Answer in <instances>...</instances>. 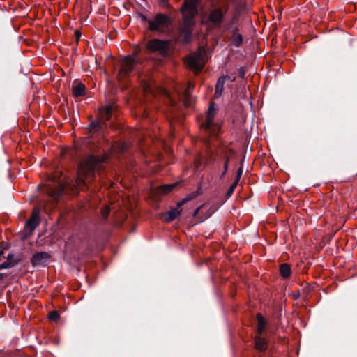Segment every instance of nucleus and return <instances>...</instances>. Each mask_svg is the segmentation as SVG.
<instances>
[{
    "label": "nucleus",
    "mask_w": 357,
    "mask_h": 357,
    "mask_svg": "<svg viewBox=\"0 0 357 357\" xmlns=\"http://www.w3.org/2000/svg\"><path fill=\"white\" fill-rule=\"evenodd\" d=\"M261 335H257L255 338V348L260 353H264L267 349V340L261 336Z\"/></svg>",
    "instance_id": "obj_15"
},
{
    "label": "nucleus",
    "mask_w": 357,
    "mask_h": 357,
    "mask_svg": "<svg viewBox=\"0 0 357 357\" xmlns=\"http://www.w3.org/2000/svg\"><path fill=\"white\" fill-rule=\"evenodd\" d=\"M113 107L106 105L98 109V115L96 119H93L87 128V132L90 137H94L103 134L107 127V122L112 116Z\"/></svg>",
    "instance_id": "obj_3"
},
{
    "label": "nucleus",
    "mask_w": 357,
    "mask_h": 357,
    "mask_svg": "<svg viewBox=\"0 0 357 357\" xmlns=\"http://www.w3.org/2000/svg\"><path fill=\"white\" fill-rule=\"evenodd\" d=\"M48 318L50 321H57L60 318V314L57 311H52L49 313Z\"/></svg>",
    "instance_id": "obj_25"
},
{
    "label": "nucleus",
    "mask_w": 357,
    "mask_h": 357,
    "mask_svg": "<svg viewBox=\"0 0 357 357\" xmlns=\"http://www.w3.org/2000/svg\"><path fill=\"white\" fill-rule=\"evenodd\" d=\"M109 213V209L108 208V209H107V210L104 212V214H103L104 217L107 218V217L108 216Z\"/></svg>",
    "instance_id": "obj_37"
},
{
    "label": "nucleus",
    "mask_w": 357,
    "mask_h": 357,
    "mask_svg": "<svg viewBox=\"0 0 357 357\" xmlns=\"http://www.w3.org/2000/svg\"><path fill=\"white\" fill-rule=\"evenodd\" d=\"M220 160L222 161V162H223L222 172H221V174L220 175V179L221 180L225 176V175L227 174V173L228 172L230 157L226 153H225L222 155Z\"/></svg>",
    "instance_id": "obj_18"
},
{
    "label": "nucleus",
    "mask_w": 357,
    "mask_h": 357,
    "mask_svg": "<svg viewBox=\"0 0 357 357\" xmlns=\"http://www.w3.org/2000/svg\"><path fill=\"white\" fill-rule=\"evenodd\" d=\"M199 208H197V209L193 212L192 215H193L194 217L197 216V214H198V213H199Z\"/></svg>",
    "instance_id": "obj_36"
},
{
    "label": "nucleus",
    "mask_w": 357,
    "mask_h": 357,
    "mask_svg": "<svg viewBox=\"0 0 357 357\" xmlns=\"http://www.w3.org/2000/svg\"><path fill=\"white\" fill-rule=\"evenodd\" d=\"M293 296L294 299L297 300L300 297V292L294 293Z\"/></svg>",
    "instance_id": "obj_34"
},
{
    "label": "nucleus",
    "mask_w": 357,
    "mask_h": 357,
    "mask_svg": "<svg viewBox=\"0 0 357 357\" xmlns=\"http://www.w3.org/2000/svg\"><path fill=\"white\" fill-rule=\"evenodd\" d=\"M230 40L231 45L236 47H241L243 43V36L241 34L238 33V30H235L232 32Z\"/></svg>",
    "instance_id": "obj_19"
},
{
    "label": "nucleus",
    "mask_w": 357,
    "mask_h": 357,
    "mask_svg": "<svg viewBox=\"0 0 357 357\" xmlns=\"http://www.w3.org/2000/svg\"><path fill=\"white\" fill-rule=\"evenodd\" d=\"M218 108L213 102L209 105L208 110L206 112L205 116L199 119L200 129L206 135L217 136L220 132V126L214 121Z\"/></svg>",
    "instance_id": "obj_4"
},
{
    "label": "nucleus",
    "mask_w": 357,
    "mask_h": 357,
    "mask_svg": "<svg viewBox=\"0 0 357 357\" xmlns=\"http://www.w3.org/2000/svg\"><path fill=\"white\" fill-rule=\"evenodd\" d=\"M139 17L142 21H147V22H152L151 20H147L146 17L143 14H139Z\"/></svg>",
    "instance_id": "obj_32"
},
{
    "label": "nucleus",
    "mask_w": 357,
    "mask_h": 357,
    "mask_svg": "<svg viewBox=\"0 0 357 357\" xmlns=\"http://www.w3.org/2000/svg\"><path fill=\"white\" fill-rule=\"evenodd\" d=\"M224 84L225 82L223 81V78H220V77L215 85V90L214 93V97L215 98H219L222 96L224 89Z\"/></svg>",
    "instance_id": "obj_21"
},
{
    "label": "nucleus",
    "mask_w": 357,
    "mask_h": 357,
    "mask_svg": "<svg viewBox=\"0 0 357 357\" xmlns=\"http://www.w3.org/2000/svg\"><path fill=\"white\" fill-rule=\"evenodd\" d=\"M119 149H120V151L123 152V151L126 149V144H121V145L120 146V148H119Z\"/></svg>",
    "instance_id": "obj_35"
},
{
    "label": "nucleus",
    "mask_w": 357,
    "mask_h": 357,
    "mask_svg": "<svg viewBox=\"0 0 357 357\" xmlns=\"http://www.w3.org/2000/svg\"><path fill=\"white\" fill-rule=\"evenodd\" d=\"M147 48L153 52H158L161 55L165 56L169 50V42L159 39L149 40L146 45Z\"/></svg>",
    "instance_id": "obj_9"
},
{
    "label": "nucleus",
    "mask_w": 357,
    "mask_h": 357,
    "mask_svg": "<svg viewBox=\"0 0 357 357\" xmlns=\"http://www.w3.org/2000/svg\"><path fill=\"white\" fill-rule=\"evenodd\" d=\"M108 160L106 154L95 155L89 153L82 158L77 167L75 185L77 190H83L87 185L96 180V174L100 176L105 169Z\"/></svg>",
    "instance_id": "obj_1"
},
{
    "label": "nucleus",
    "mask_w": 357,
    "mask_h": 357,
    "mask_svg": "<svg viewBox=\"0 0 357 357\" xmlns=\"http://www.w3.org/2000/svg\"><path fill=\"white\" fill-rule=\"evenodd\" d=\"M59 195H53L54 199H57L59 197Z\"/></svg>",
    "instance_id": "obj_41"
},
{
    "label": "nucleus",
    "mask_w": 357,
    "mask_h": 357,
    "mask_svg": "<svg viewBox=\"0 0 357 357\" xmlns=\"http://www.w3.org/2000/svg\"><path fill=\"white\" fill-rule=\"evenodd\" d=\"M217 167H218V170H220V161H217Z\"/></svg>",
    "instance_id": "obj_40"
},
{
    "label": "nucleus",
    "mask_w": 357,
    "mask_h": 357,
    "mask_svg": "<svg viewBox=\"0 0 357 357\" xmlns=\"http://www.w3.org/2000/svg\"><path fill=\"white\" fill-rule=\"evenodd\" d=\"M61 174H61V173H60V172H58V173H57V172H56V173H55V175L54 176V178H53V179H54V181H58V182L59 183V184H61V183H60V181H59V179L61 178Z\"/></svg>",
    "instance_id": "obj_30"
},
{
    "label": "nucleus",
    "mask_w": 357,
    "mask_h": 357,
    "mask_svg": "<svg viewBox=\"0 0 357 357\" xmlns=\"http://www.w3.org/2000/svg\"><path fill=\"white\" fill-rule=\"evenodd\" d=\"M6 276L5 273H0V280H3Z\"/></svg>",
    "instance_id": "obj_39"
},
{
    "label": "nucleus",
    "mask_w": 357,
    "mask_h": 357,
    "mask_svg": "<svg viewBox=\"0 0 357 357\" xmlns=\"http://www.w3.org/2000/svg\"><path fill=\"white\" fill-rule=\"evenodd\" d=\"M245 70L243 68H241L239 69V76L241 77V78H244L245 77Z\"/></svg>",
    "instance_id": "obj_31"
},
{
    "label": "nucleus",
    "mask_w": 357,
    "mask_h": 357,
    "mask_svg": "<svg viewBox=\"0 0 357 357\" xmlns=\"http://www.w3.org/2000/svg\"><path fill=\"white\" fill-rule=\"evenodd\" d=\"M85 91L86 86L82 82H79L78 84L73 85L72 86L73 95L75 97L83 96L85 94Z\"/></svg>",
    "instance_id": "obj_17"
},
{
    "label": "nucleus",
    "mask_w": 357,
    "mask_h": 357,
    "mask_svg": "<svg viewBox=\"0 0 357 357\" xmlns=\"http://www.w3.org/2000/svg\"><path fill=\"white\" fill-rule=\"evenodd\" d=\"M50 258L51 255L48 252H38L32 256L31 264L33 266H45Z\"/></svg>",
    "instance_id": "obj_12"
},
{
    "label": "nucleus",
    "mask_w": 357,
    "mask_h": 357,
    "mask_svg": "<svg viewBox=\"0 0 357 357\" xmlns=\"http://www.w3.org/2000/svg\"><path fill=\"white\" fill-rule=\"evenodd\" d=\"M138 60L133 55L124 56L121 62V68L118 73V77L120 79H124L135 70Z\"/></svg>",
    "instance_id": "obj_7"
},
{
    "label": "nucleus",
    "mask_w": 357,
    "mask_h": 357,
    "mask_svg": "<svg viewBox=\"0 0 357 357\" xmlns=\"http://www.w3.org/2000/svg\"><path fill=\"white\" fill-rule=\"evenodd\" d=\"M243 159L241 160V167L238 169L237 170V172H236V178H235V181L236 182H239V180L243 174Z\"/></svg>",
    "instance_id": "obj_26"
},
{
    "label": "nucleus",
    "mask_w": 357,
    "mask_h": 357,
    "mask_svg": "<svg viewBox=\"0 0 357 357\" xmlns=\"http://www.w3.org/2000/svg\"><path fill=\"white\" fill-rule=\"evenodd\" d=\"M40 222V218L37 213H33L31 217L26 221L24 230L26 235H30L36 229Z\"/></svg>",
    "instance_id": "obj_13"
},
{
    "label": "nucleus",
    "mask_w": 357,
    "mask_h": 357,
    "mask_svg": "<svg viewBox=\"0 0 357 357\" xmlns=\"http://www.w3.org/2000/svg\"><path fill=\"white\" fill-rule=\"evenodd\" d=\"M256 319L257 321L256 333L257 335H263L267 327L268 321L261 313L256 314Z\"/></svg>",
    "instance_id": "obj_14"
},
{
    "label": "nucleus",
    "mask_w": 357,
    "mask_h": 357,
    "mask_svg": "<svg viewBox=\"0 0 357 357\" xmlns=\"http://www.w3.org/2000/svg\"><path fill=\"white\" fill-rule=\"evenodd\" d=\"M16 260H18L19 263H20L22 261V258L20 257H17L14 258V254H13V253H10L8 255L7 261H16Z\"/></svg>",
    "instance_id": "obj_27"
},
{
    "label": "nucleus",
    "mask_w": 357,
    "mask_h": 357,
    "mask_svg": "<svg viewBox=\"0 0 357 357\" xmlns=\"http://www.w3.org/2000/svg\"><path fill=\"white\" fill-rule=\"evenodd\" d=\"M199 195V190L190 193L185 198L178 202L176 208H171L169 211L162 214V219L167 222H171L181 214V210L179 208L188 202L196 198Z\"/></svg>",
    "instance_id": "obj_6"
},
{
    "label": "nucleus",
    "mask_w": 357,
    "mask_h": 357,
    "mask_svg": "<svg viewBox=\"0 0 357 357\" xmlns=\"http://www.w3.org/2000/svg\"><path fill=\"white\" fill-rule=\"evenodd\" d=\"M220 78H223V81L225 82V80H229L231 82H234L236 80V77H231L229 75H223V76H221Z\"/></svg>",
    "instance_id": "obj_29"
},
{
    "label": "nucleus",
    "mask_w": 357,
    "mask_h": 357,
    "mask_svg": "<svg viewBox=\"0 0 357 357\" xmlns=\"http://www.w3.org/2000/svg\"><path fill=\"white\" fill-rule=\"evenodd\" d=\"M74 35L75 36V42H76V44L78 45L79 43V41L80 40V37L82 36V33L79 30H76L74 33Z\"/></svg>",
    "instance_id": "obj_28"
},
{
    "label": "nucleus",
    "mask_w": 357,
    "mask_h": 357,
    "mask_svg": "<svg viewBox=\"0 0 357 357\" xmlns=\"http://www.w3.org/2000/svg\"><path fill=\"white\" fill-rule=\"evenodd\" d=\"M195 84L192 82H188L187 89H185L181 96V101L183 105L186 108L191 107L195 102V97L190 94V91L195 89Z\"/></svg>",
    "instance_id": "obj_11"
},
{
    "label": "nucleus",
    "mask_w": 357,
    "mask_h": 357,
    "mask_svg": "<svg viewBox=\"0 0 357 357\" xmlns=\"http://www.w3.org/2000/svg\"><path fill=\"white\" fill-rule=\"evenodd\" d=\"M4 254V250L0 249V261L1 260L2 256Z\"/></svg>",
    "instance_id": "obj_38"
},
{
    "label": "nucleus",
    "mask_w": 357,
    "mask_h": 357,
    "mask_svg": "<svg viewBox=\"0 0 357 357\" xmlns=\"http://www.w3.org/2000/svg\"><path fill=\"white\" fill-rule=\"evenodd\" d=\"M238 184V183L234 181L233 182V183L229 186V189L227 190V191L225 194L226 199H229L233 195Z\"/></svg>",
    "instance_id": "obj_23"
},
{
    "label": "nucleus",
    "mask_w": 357,
    "mask_h": 357,
    "mask_svg": "<svg viewBox=\"0 0 357 357\" xmlns=\"http://www.w3.org/2000/svg\"><path fill=\"white\" fill-rule=\"evenodd\" d=\"M116 30L114 29V31H111L109 34V37L110 38H114L115 37Z\"/></svg>",
    "instance_id": "obj_33"
},
{
    "label": "nucleus",
    "mask_w": 357,
    "mask_h": 357,
    "mask_svg": "<svg viewBox=\"0 0 357 357\" xmlns=\"http://www.w3.org/2000/svg\"><path fill=\"white\" fill-rule=\"evenodd\" d=\"M18 264H19L18 260L10 261H6L3 263L0 264V270L11 268Z\"/></svg>",
    "instance_id": "obj_22"
},
{
    "label": "nucleus",
    "mask_w": 357,
    "mask_h": 357,
    "mask_svg": "<svg viewBox=\"0 0 357 357\" xmlns=\"http://www.w3.org/2000/svg\"><path fill=\"white\" fill-rule=\"evenodd\" d=\"M154 22H169V20L166 15L158 13L155 16V20Z\"/></svg>",
    "instance_id": "obj_24"
},
{
    "label": "nucleus",
    "mask_w": 357,
    "mask_h": 357,
    "mask_svg": "<svg viewBox=\"0 0 357 357\" xmlns=\"http://www.w3.org/2000/svg\"><path fill=\"white\" fill-rule=\"evenodd\" d=\"M279 272L282 278H289L292 274L291 265L287 263L281 264L279 266Z\"/></svg>",
    "instance_id": "obj_16"
},
{
    "label": "nucleus",
    "mask_w": 357,
    "mask_h": 357,
    "mask_svg": "<svg viewBox=\"0 0 357 357\" xmlns=\"http://www.w3.org/2000/svg\"><path fill=\"white\" fill-rule=\"evenodd\" d=\"M148 24L146 30L153 32L155 35H168L176 41L186 45L191 42L192 36V25L194 24Z\"/></svg>",
    "instance_id": "obj_2"
},
{
    "label": "nucleus",
    "mask_w": 357,
    "mask_h": 357,
    "mask_svg": "<svg viewBox=\"0 0 357 357\" xmlns=\"http://www.w3.org/2000/svg\"><path fill=\"white\" fill-rule=\"evenodd\" d=\"M229 8L227 5L213 8L210 13V22H222L227 18Z\"/></svg>",
    "instance_id": "obj_10"
},
{
    "label": "nucleus",
    "mask_w": 357,
    "mask_h": 357,
    "mask_svg": "<svg viewBox=\"0 0 357 357\" xmlns=\"http://www.w3.org/2000/svg\"><path fill=\"white\" fill-rule=\"evenodd\" d=\"M199 0H185L183 3L181 11L184 17L183 22H190L193 17L197 15V6Z\"/></svg>",
    "instance_id": "obj_8"
},
{
    "label": "nucleus",
    "mask_w": 357,
    "mask_h": 357,
    "mask_svg": "<svg viewBox=\"0 0 357 357\" xmlns=\"http://www.w3.org/2000/svg\"><path fill=\"white\" fill-rule=\"evenodd\" d=\"M206 51L203 46H199L197 51L187 57L188 66L197 74L199 73L204 68L206 61L204 58Z\"/></svg>",
    "instance_id": "obj_5"
},
{
    "label": "nucleus",
    "mask_w": 357,
    "mask_h": 357,
    "mask_svg": "<svg viewBox=\"0 0 357 357\" xmlns=\"http://www.w3.org/2000/svg\"><path fill=\"white\" fill-rule=\"evenodd\" d=\"M182 181L176 182L171 184L162 185L159 187L158 190L160 193L166 195L172 192L175 188L178 186Z\"/></svg>",
    "instance_id": "obj_20"
}]
</instances>
